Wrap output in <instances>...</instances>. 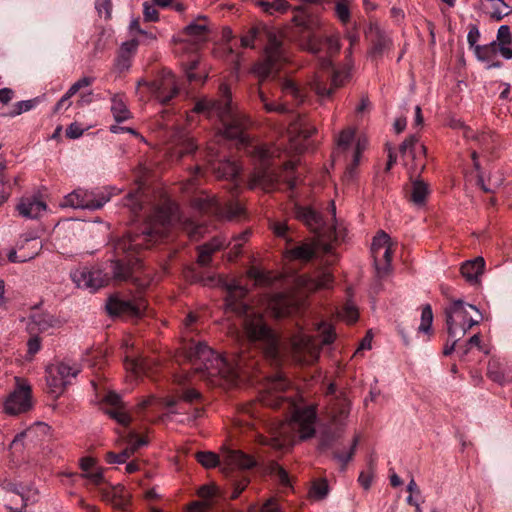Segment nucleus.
Segmentation results:
<instances>
[{
    "label": "nucleus",
    "instance_id": "a878e982",
    "mask_svg": "<svg viewBox=\"0 0 512 512\" xmlns=\"http://www.w3.org/2000/svg\"><path fill=\"white\" fill-rule=\"evenodd\" d=\"M171 138V142L174 144L172 155L177 159H182L184 156L195 152L198 148L193 139L188 137L185 131L181 129L175 130Z\"/></svg>",
    "mask_w": 512,
    "mask_h": 512
},
{
    "label": "nucleus",
    "instance_id": "f03ea898",
    "mask_svg": "<svg viewBox=\"0 0 512 512\" xmlns=\"http://www.w3.org/2000/svg\"><path fill=\"white\" fill-rule=\"evenodd\" d=\"M247 289L242 286L230 285L225 299L228 310L242 316V328L249 342H259L265 346L266 353L276 358L278 355V338L275 332L266 324L262 314L256 312L243 302Z\"/></svg>",
    "mask_w": 512,
    "mask_h": 512
},
{
    "label": "nucleus",
    "instance_id": "4be33fe9",
    "mask_svg": "<svg viewBox=\"0 0 512 512\" xmlns=\"http://www.w3.org/2000/svg\"><path fill=\"white\" fill-rule=\"evenodd\" d=\"M349 77L350 72L348 70L334 71L330 87H327L322 79L316 77L311 83V88L321 98H329L337 88L344 85Z\"/></svg>",
    "mask_w": 512,
    "mask_h": 512
},
{
    "label": "nucleus",
    "instance_id": "603ef678",
    "mask_svg": "<svg viewBox=\"0 0 512 512\" xmlns=\"http://www.w3.org/2000/svg\"><path fill=\"white\" fill-rule=\"evenodd\" d=\"M199 61L197 59L191 60L185 67V74L189 82L201 81L204 83L207 79V75L201 76L194 71L198 68Z\"/></svg>",
    "mask_w": 512,
    "mask_h": 512
},
{
    "label": "nucleus",
    "instance_id": "c756f323",
    "mask_svg": "<svg viewBox=\"0 0 512 512\" xmlns=\"http://www.w3.org/2000/svg\"><path fill=\"white\" fill-rule=\"evenodd\" d=\"M485 261L482 257H476L473 260L464 262L460 268L462 276L471 284L479 282V277L483 274Z\"/></svg>",
    "mask_w": 512,
    "mask_h": 512
},
{
    "label": "nucleus",
    "instance_id": "c03bdc74",
    "mask_svg": "<svg viewBox=\"0 0 512 512\" xmlns=\"http://www.w3.org/2000/svg\"><path fill=\"white\" fill-rule=\"evenodd\" d=\"M266 471L270 475L276 476L282 486H285V487L291 486L290 478H289L287 471L282 466H280L277 462H275V461L269 462L266 467Z\"/></svg>",
    "mask_w": 512,
    "mask_h": 512
},
{
    "label": "nucleus",
    "instance_id": "ddd939ff",
    "mask_svg": "<svg viewBox=\"0 0 512 512\" xmlns=\"http://www.w3.org/2000/svg\"><path fill=\"white\" fill-rule=\"evenodd\" d=\"M315 132L316 128L309 123L305 116L294 115L288 128L290 148L296 153H302L308 147L306 141Z\"/></svg>",
    "mask_w": 512,
    "mask_h": 512
},
{
    "label": "nucleus",
    "instance_id": "09e8293b",
    "mask_svg": "<svg viewBox=\"0 0 512 512\" xmlns=\"http://www.w3.org/2000/svg\"><path fill=\"white\" fill-rule=\"evenodd\" d=\"M487 375L492 381L501 385L509 381L501 370L500 363L496 360L489 361Z\"/></svg>",
    "mask_w": 512,
    "mask_h": 512
},
{
    "label": "nucleus",
    "instance_id": "aec40b11",
    "mask_svg": "<svg viewBox=\"0 0 512 512\" xmlns=\"http://www.w3.org/2000/svg\"><path fill=\"white\" fill-rule=\"evenodd\" d=\"M59 324V321L50 313L43 311H33L29 315L26 323V330L29 335H39L48 331Z\"/></svg>",
    "mask_w": 512,
    "mask_h": 512
},
{
    "label": "nucleus",
    "instance_id": "de8ad7c7",
    "mask_svg": "<svg viewBox=\"0 0 512 512\" xmlns=\"http://www.w3.org/2000/svg\"><path fill=\"white\" fill-rule=\"evenodd\" d=\"M432 323H433L432 307L430 304H425L424 306H422L421 323L418 328L419 332H423L426 334L431 333Z\"/></svg>",
    "mask_w": 512,
    "mask_h": 512
},
{
    "label": "nucleus",
    "instance_id": "9d476101",
    "mask_svg": "<svg viewBox=\"0 0 512 512\" xmlns=\"http://www.w3.org/2000/svg\"><path fill=\"white\" fill-rule=\"evenodd\" d=\"M294 213L295 217L302 221L312 232L326 236L329 240L336 242L344 239L343 230L338 228L336 223L326 230L322 216L311 207L297 205Z\"/></svg>",
    "mask_w": 512,
    "mask_h": 512
},
{
    "label": "nucleus",
    "instance_id": "8fccbe9b",
    "mask_svg": "<svg viewBox=\"0 0 512 512\" xmlns=\"http://www.w3.org/2000/svg\"><path fill=\"white\" fill-rule=\"evenodd\" d=\"M196 460L205 468H214L219 464V457L216 453L211 451H200L197 452Z\"/></svg>",
    "mask_w": 512,
    "mask_h": 512
},
{
    "label": "nucleus",
    "instance_id": "473e14b6",
    "mask_svg": "<svg viewBox=\"0 0 512 512\" xmlns=\"http://www.w3.org/2000/svg\"><path fill=\"white\" fill-rule=\"evenodd\" d=\"M111 112L116 122H124L132 117L124 94H114L111 98Z\"/></svg>",
    "mask_w": 512,
    "mask_h": 512
},
{
    "label": "nucleus",
    "instance_id": "72a5a7b5",
    "mask_svg": "<svg viewBox=\"0 0 512 512\" xmlns=\"http://www.w3.org/2000/svg\"><path fill=\"white\" fill-rule=\"evenodd\" d=\"M499 53L505 59H512V33L508 25H501L497 32L495 40Z\"/></svg>",
    "mask_w": 512,
    "mask_h": 512
},
{
    "label": "nucleus",
    "instance_id": "58836bf2",
    "mask_svg": "<svg viewBox=\"0 0 512 512\" xmlns=\"http://www.w3.org/2000/svg\"><path fill=\"white\" fill-rule=\"evenodd\" d=\"M281 90L285 95L291 96L297 103H302L304 101V93L299 88V86L291 79H282Z\"/></svg>",
    "mask_w": 512,
    "mask_h": 512
},
{
    "label": "nucleus",
    "instance_id": "a19ab883",
    "mask_svg": "<svg viewBox=\"0 0 512 512\" xmlns=\"http://www.w3.org/2000/svg\"><path fill=\"white\" fill-rule=\"evenodd\" d=\"M480 2L482 5H484V2L490 3V15L497 21L501 20L503 17L510 13L509 6L505 3L504 0H480Z\"/></svg>",
    "mask_w": 512,
    "mask_h": 512
},
{
    "label": "nucleus",
    "instance_id": "4468645a",
    "mask_svg": "<svg viewBox=\"0 0 512 512\" xmlns=\"http://www.w3.org/2000/svg\"><path fill=\"white\" fill-rule=\"evenodd\" d=\"M109 197L104 194L97 195L94 192L77 189L65 197L63 206L76 209L97 210L109 201Z\"/></svg>",
    "mask_w": 512,
    "mask_h": 512
},
{
    "label": "nucleus",
    "instance_id": "052dcab7",
    "mask_svg": "<svg viewBox=\"0 0 512 512\" xmlns=\"http://www.w3.org/2000/svg\"><path fill=\"white\" fill-rule=\"evenodd\" d=\"M143 16L145 21L156 22L159 19L158 11L155 8L154 3L144 2L143 4Z\"/></svg>",
    "mask_w": 512,
    "mask_h": 512
},
{
    "label": "nucleus",
    "instance_id": "5fc2aeb1",
    "mask_svg": "<svg viewBox=\"0 0 512 512\" xmlns=\"http://www.w3.org/2000/svg\"><path fill=\"white\" fill-rule=\"evenodd\" d=\"M148 365L149 364L147 363L146 359L142 357L132 359L126 363L127 369L131 370L136 375L146 373Z\"/></svg>",
    "mask_w": 512,
    "mask_h": 512
},
{
    "label": "nucleus",
    "instance_id": "37998d69",
    "mask_svg": "<svg viewBox=\"0 0 512 512\" xmlns=\"http://www.w3.org/2000/svg\"><path fill=\"white\" fill-rule=\"evenodd\" d=\"M123 204L125 207H128L134 215H137L142 210V194L140 188L136 189L134 192L128 193L123 200Z\"/></svg>",
    "mask_w": 512,
    "mask_h": 512
},
{
    "label": "nucleus",
    "instance_id": "4c0bfd02",
    "mask_svg": "<svg viewBox=\"0 0 512 512\" xmlns=\"http://www.w3.org/2000/svg\"><path fill=\"white\" fill-rule=\"evenodd\" d=\"M46 373L47 384L49 385L52 393H62L66 385L70 383L69 380H64L63 377L56 373V371H53L52 366L47 368Z\"/></svg>",
    "mask_w": 512,
    "mask_h": 512
},
{
    "label": "nucleus",
    "instance_id": "3c124183",
    "mask_svg": "<svg viewBox=\"0 0 512 512\" xmlns=\"http://www.w3.org/2000/svg\"><path fill=\"white\" fill-rule=\"evenodd\" d=\"M358 443H359V436L356 435L352 441V444H351L348 452H346V453L338 452V451L333 452L334 459H336L342 465V469H345L347 463L353 458Z\"/></svg>",
    "mask_w": 512,
    "mask_h": 512
},
{
    "label": "nucleus",
    "instance_id": "6e6552de",
    "mask_svg": "<svg viewBox=\"0 0 512 512\" xmlns=\"http://www.w3.org/2000/svg\"><path fill=\"white\" fill-rule=\"evenodd\" d=\"M299 45L303 50L312 54H318L326 47V58L320 60V65L323 69H328L332 66L331 57L338 54L341 49L340 39L337 35L321 38L307 27L303 29L298 39Z\"/></svg>",
    "mask_w": 512,
    "mask_h": 512
},
{
    "label": "nucleus",
    "instance_id": "a211bd4d",
    "mask_svg": "<svg viewBox=\"0 0 512 512\" xmlns=\"http://www.w3.org/2000/svg\"><path fill=\"white\" fill-rule=\"evenodd\" d=\"M289 386L290 381L282 373H276L269 377L266 384L267 395L263 398L264 404L279 408L285 398L278 393L284 392Z\"/></svg>",
    "mask_w": 512,
    "mask_h": 512
},
{
    "label": "nucleus",
    "instance_id": "7c9ffc66",
    "mask_svg": "<svg viewBox=\"0 0 512 512\" xmlns=\"http://www.w3.org/2000/svg\"><path fill=\"white\" fill-rule=\"evenodd\" d=\"M224 461L231 467L240 469H250L256 465L254 458L239 450H227L224 455Z\"/></svg>",
    "mask_w": 512,
    "mask_h": 512
},
{
    "label": "nucleus",
    "instance_id": "7ed1b4c3",
    "mask_svg": "<svg viewBox=\"0 0 512 512\" xmlns=\"http://www.w3.org/2000/svg\"><path fill=\"white\" fill-rule=\"evenodd\" d=\"M193 112L203 114L208 118L217 117L223 125V133L226 138L240 143L246 141L245 130L248 127V119L235 110L232 104L231 90L227 84H220L219 99H199L194 105Z\"/></svg>",
    "mask_w": 512,
    "mask_h": 512
},
{
    "label": "nucleus",
    "instance_id": "2f4dec72",
    "mask_svg": "<svg viewBox=\"0 0 512 512\" xmlns=\"http://www.w3.org/2000/svg\"><path fill=\"white\" fill-rule=\"evenodd\" d=\"M225 246V239L221 237H214L210 242H207L198 248V263L201 266H206L211 261V255L222 249Z\"/></svg>",
    "mask_w": 512,
    "mask_h": 512
},
{
    "label": "nucleus",
    "instance_id": "0eeeda50",
    "mask_svg": "<svg viewBox=\"0 0 512 512\" xmlns=\"http://www.w3.org/2000/svg\"><path fill=\"white\" fill-rule=\"evenodd\" d=\"M469 309L480 314L474 305L462 300H454L445 308L444 313L449 337L461 339L474 325L479 324V319H473L469 316Z\"/></svg>",
    "mask_w": 512,
    "mask_h": 512
},
{
    "label": "nucleus",
    "instance_id": "f3484780",
    "mask_svg": "<svg viewBox=\"0 0 512 512\" xmlns=\"http://www.w3.org/2000/svg\"><path fill=\"white\" fill-rule=\"evenodd\" d=\"M366 37L371 43L369 54L373 59L381 58L391 48L392 42L390 37L377 23H370L366 31Z\"/></svg>",
    "mask_w": 512,
    "mask_h": 512
},
{
    "label": "nucleus",
    "instance_id": "ea45409f",
    "mask_svg": "<svg viewBox=\"0 0 512 512\" xmlns=\"http://www.w3.org/2000/svg\"><path fill=\"white\" fill-rule=\"evenodd\" d=\"M389 246H392L389 235L384 231L378 232L377 235L373 238L372 242V253L374 260L377 261L382 249H385Z\"/></svg>",
    "mask_w": 512,
    "mask_h": 512
},
{
    "label": "nucleus",
    "instance_id": "864d4df0",
    "mask_svg": "<svg viewBox=\"0 0 512 512\" xmlns=\"http://www.w3.org/2000/svg\"><path fill=\"white\" fill-rule=\"evenodd\" d=\"M328 492L329 486L325 479L314 482L310 491L311 495L317 500L324 499L328 495Z\"/></svg>",
    "mask_w": 512,
    "mask_h": 512
},
{
    "label": "nucleus",
    "instance_id": "9b49d317",
    "mask_svg": "<svg viewBox=\"0 0 512 512\" xmlns=\"http://www.w3.org/2000/svg\"><path fill=\"white\" fill-rule=\"evenodd\" d=\"M294 163L288 161L284 164V171L287 173L286 176H282L281 173H278L270 168L261 169L255 172L251 178L250 187H261L265 191H270L274 189L280 181H284L287 183L289 189H294L296 186L295 178L288 175V173L294 170Z\"/></svg>",
    "mask_w": 512,
    "mask_h": 512
},
{
    "label": "nucleus",
    "instance_id": "20e7f679",
    "mask_svg": "<svg viewBox=\"0 0 512 512\" xmlns=\"http://www.w3.org/2000/svg\"><path fill=\"white\" fill-rule=\"evenodd\" d=\"M256 40L266 41L264 58L254 64L252 72L258 77L260 84L267 79H274L287 61L282 41L278 33L265 24H257L251 27L241 37V46L254 48Z\"/></svg>",
    "mask_w": 512,
    "mask_h": 512
},
{
    "label": "nucleus",
    "instance_id": "b1692460",
    "mask_svg": "<svg viewBox=\"0 0 512 512\" xmlns=\"http://www.w3.org/2000/svg\"><path fill=\"white\" fill-rule=\"evenodd\" d=\"M268 307L275 318L289 316L297 310L293 297L285 293H277L273 295L269 300Z\"/></svg>",
    "mask_w": 512,
    "mask_h": 512
},
{
    "label": "nucleus",
    "instance_id": "423d86ee",
    "mask_svg": "<svg viewBox=\"0 0 512 512\" xmlns=\"http://www.w3.org/2000/svg\"><path fill=\"white\" fill-rule=\"evenodd\" d=\"M328 413L331 425L334 428H327L321 433L319 440V448L321 450L331 448L332 445L342 436L346 420L350 413L349 401L343 395L335 396L329 404Z\"/></svg>",
    "mask_w": 512,
    "mask_h": 512
},
{
    "label": "nucleus",
    "instance_id": "e433bc0d",
    "mask_svg": "<svg viewBox=\"0 0 512 512\" xmlns=\"http://www.w3.org/2000/svg\"><path fill=\"white\" fill-rule=\"evenodd\" d=\"M429 194L428 184L423 180H415L412 183V191L410 195V201L416 205H422L426 201V197Z\"/></svg>",
    "mask_w": 512,
    "mask_h": 512
},
{
    "label": "nucleus",
    "instance_id": "e2e57ef3",
    "mask_svg": "<svg viewBox=\"0 0 512 512\" xmlns=\"http://www.w3.org/2000/svg\"><path fill=\"white\" fill-rule=\"evenodd\" d=\"M354 138V131L348 129L340 133L337 139L338 148L347 149Z\"/></svg>",
    "mask_w": 512,
    "mask_h": 512
},
{
    "label": "nucleus",
    "instance_id": "5701e85b",
    "mask_svg": "<svg viewBox=\"0 0 512 512\" xmlns=\"http://www.w3.org/2000/svg\"><path fill=\"white\" fill-rule=\"evenodd\" d=\"M128 443L129 445L120 453L107 452L105 455L106 462L109 464L125 463L140 447L146 445L147 441L143 437H138L135 432H131Z\"/></svg>",
    "mask_w": 512,
    "mask_h": 512
},
{
    "label": "nucleus",
    "instance_id": "680f3d73",
    "mask_svg": "<svg viewBox=\"0 0 512 512\" xmlns=\"http://www.w3.org/2000/svg\"><path fill=\"white\" fill-rule=\"evenodd\" d=\"M212 506V502L192 501L187 505L186 512H208Z\"/></svg>",
    "mask_w": 512,
    "mask_h": 512
},
{
    "label": "nucleus",
    "instance_id": "f704fd0d",
    "mask_svg": "<svg viewBox=\"0 0 512 512\" xmlns=\"http://www.w3.org/2000/svg\"><path fill=\"white\" fill-rule=\"evenodd\" d=\"M317 253V247L313 242H304L289 250L292 259L308 262L312 260Z\"/></svg>",
    "mask_w": 512,
    "mask_h": 512
},
{
    "label": "nucleus",
    "instance_id": "49530a36",
    "mask_svg": "<svg viewBox=\"0 0 512 512\" xmlns=\"http://www.w3.org/2000/svg\"><path fill=\"white\" fill-rule=\"evenodd\" d=\"M474 52L479 60L488 61L497 55L499 49L497 47L496 41H492L487 45L475 46Z\"/></svg>",
    "mask_w": 512,
    "mask_h": 512
},
{
    "label": "nucleus",
    "instance_id": "c9c22d12",
    "mask_svg": "<svg viewBox=\"0 0 512 512\" xmlns=\"http://www.w3.org/2000/svg\"><path fill=\"white\" fill-rule=\"evenodd\" d=\"M184 32L193 37L197 41H203L206 39L208 33V26L206 23V17L200 16L198 19L184 28Z\"/></svg>",
    "mask_w": 512,
    "mask_h": 512
},
{
    "label": "nucleus",
    "instance_id": "13d9d810",
    "mask_svg": "<svg viewBox=\"0 0 512 512\" xmlns=\"http://www.w3.org/2000/svg\"><path fill=\"white\" fill-rule=\"evenodd\" d=\"M95 78L93 77H82L78 81H76L71 87L67 90L68 96L72 97L81 89L90 86L94 82Z\"/></svg>",
    "mask_w": 512,
    "mask_h": 512
},
{
    "label": "nucleus",
    "instance_id": "39448f33",
    "mask_svg": "<svg viewBox=\"0 0 512 512\" xmlns=\"http://www.w3.org/2000/svg\"><path fill=\"white\" fill-rule=\"evenodd\" d=\"M187 358L197 373L214 377L225 373L227 370V361L225 358L215 353L204 342L191 344L187 349Z\"/></svg>",
    "mask_w": 512,
    "mask_h": 512
},
{
    "label": "nucleus",
    "instance_id": "338daca9",
    "mask_svg": "<svg viewBox=\"0 0 512 512\" xmlns=\"http://www.w3.org/2000/svg\"><path fill=\"white\" fill-rule=\"evenodd\" d=\"M28 354L33 356L35 355L41 348V339L39 335H30V338L27 342Z\"/></svg>",
    "mask_w": 512,
    "mask_h": 512
},
{
    "label": "nucleus",
    "instance_id": "a18cd8bd",
    "mask_svg": "<svg viewBox=\"0 0 512 512\" xmlns=\"http://www.w3.org/2000/svg\"><path fill=\"white\" fill-rule=\"evenodd\" d=\"M334 12L336 18L343 24L346 25L351 20L350 1L349 0H337L335 2Z\"/></svg>",
    "mask_w": 512,
    "mask_h": 512
},
{
    "label": "nucleus",
    "instance_id": "393cba45",
    "mask_svg": "<svg viewBox=\"0 0 512 512\" xmlns=\"http://www.w3.org/2000/svg\"><path fill=\"white\" fill-rule=\"evenodd\" d=\"M101 401L113 407V409L106 410V414H108L121 425H129L131 418L125 412L124 403L122 402L121 396L119 394L114 391H109Z\"/></svg>",
    "mask_w": 512,
    "mask_h": 512
},
{
    "label": "nucleus",
    "instance_id": "2eb2a0df",
    "mask_svg": "<svg viewBox=\"0 0 512 512\" xmlns=\"http://www.w3.org/2000/svg\"><path fill=\"white\" fill-rule=\"evenodd\" d=\"M17 387L5 401V411L10 415L26 412L31 407V387L26 381L16 378Z\"/></svg>",
    "mask_w": 512,
    "mask_h": 512
},
{
    "label": "nucleus",
    "instance_id": "774afa93",
    "mask_svg": "<svg viewBox=\"0 0 512 512\" xmlns=\"http://www.w3.org/2000/svg\"><path fill=\"white\" fill-rule=\"evenodd\" d=\"M261 512H282L277 499L269 498L261 507Z\"/></svg>",
    "mask_w": 512,
    "mask_h": 512
},
{
    "label": "nucleus",
    "instance_id": "dca6fc26",
    "mask_svg": "<svg viewBox=\"0 0 512 512\" xmlns=\"http://www.w3.org/2000/svg\"><path fill=\"white\" fill-rule=\"evenodd\" d=\"M147 86L162 105L168 104L179 93L176 78L171 71L164 72L161 78L147 83Z\"/></svg>",
    "mask_w": 512,
    "mask_h": 512
},
{
    "label": "nucleus",
    "instance_id": "cd10ccee",
    "mask_svg": "<svg viewBox=\"0 0 512 512\" xmlns=\"http://www.w3.org/2000/svg\"><path fill=\"white\" fill-rule=\"evenodd\" d=\"M20 215L26 218H38L46 210V204L36 196L23 197L17 206Z\"/></svg>",
    "mask_w": 512,
    "mask_h": 512
},
{
    "label": "nucleus",
    "instance_id": "69168bd1",
    "mask_svg": "<svg viewBox=\"0 0 512 512\" xmlns=\"http://www.w3.org/2000/svg\"><path fill=\"white\" fill-rule=\"evenodd\" d=\"M250 236H251V231L249 229H247L233 237V240L236 242L233 246V249L236 250L235 257L238 256V254L240 253V248H241L242 244L244 242L248 241Z\"/></svg>",
    "mask_w": 512,
    "mask_h": 512
},
{
    "label": "nucleus",
    "instance_id": "bf43d9fd",
    "mask_svg": "<svg viewBox=\"0 0 512 512\" xmlns=\"http://www.w3.org/2000/svg\"><path fill=\"white\" fill-rule=\"evenodd\" d=\"M82 478L88 479L94 485L104 483L103 469L96 468L80 475Z\"/></svg>",
    "mask_w": 512,
    "mask_h": 512
},
{
    "label": "nucleus",
    "instance_id": "bb28decb",
    "mask_svg": "<svg viewBox=\"0 0 512 512\" xmlns=\"http://www.w3.org/2000/svg\"><path fill=\"white\" fill-rule=\"evenodd\" d=\"M105 500L111 502L113 506L120 510H125L130 503V494L123 485H111L101 490Z\"/></svg>",
    "mask_w": 512,
    "mask_h": 512
},
{
    "label": "nucleus",
    "instance_id": "1a4fd4ad",
    "mask_svg": "<svg viewBox=\"0 0 512 512\" xmlns=\"http://www.w3.org/2000/svg\"><path fill=\"white\" fill-rule=\"evenodd\" d=\"M219 150L215 143H211L207 146L205 157L208 165L210 166L212 172L218 179H224L232 181L230 184L229 190L231 196L234 198L237 196L239 192V185L235 182L237 176L240 173V166L237 164L235 160L231 159H223L218 160Z\"/></svg>",
    "mask_w": 512,
    "mask_h": 512
},
{
    "label": "nucleus",
    "instance_id": "c85d7f7f",
    "mask_svg": "<svg viewBox=\"0 0 512 512\" xmlns=\"http://www.w3.org/2000/svg\"><path fill=\"white\" fill-rule=\"evenodd\" d=\"M332 282L333 275L328 271L320 273L317 277L302 275L299 278V284L307 291L329 288Z\"/></svg>",
    "mask_w": 512,
    "mask_h": 512
},
{
    "label": "nucleus",
    "instance_id": "6ab92c4d",
    "mask_svg": "<svg viewBox=\"0 0 512 512\" xmlns=\"http://www.w3.org/2000/svg\"><path fill=\"white\" fill-rule=\"evenodd\" d=\"M146 301L139 299L137 301L121 300L117 298H110L106 308L110 315H129L140 316L146 309Z\"/></svg>",
    "mask_w": 512,
    "mask_h": 512
},
{
    "label": "nucleus",
    "instance_id": "0e129e2a",
    "mask_svg": "<svg viewBox=\"0 0 512 512\" xmlns=\"http://www.w3.org/2000/svg\"><path fill=\"white\" fill-rule=\"evenodd\" d=\"M383 250V253L380 255L382 256V258L384 259V266L383 267H380L379 264H378V260L375 261V264H376V268L377 270L380 272V271H383V272H387L389 270V267H390V263L392 261V255H393V249H392V246H389L385 249H382Z\"/></svg>",
    "mask_w": 512,
    "mask_h": 512
},
{
    "label": "nucleus",
    "instance_id": "f8f14e48",
    "mask_svg": "<svg viewBox=\"0 0 512 512\" xmlns=\"http://www.w3.org/2000/svg\"><path fill=\"white\" fill-rule=\"evenodd\" d=\"M195 205L204 212L216 213L219 217L233 221L245 215L243 203L239 199H231L220 203L216 199H198Z\"/></svg>",
    "mask_w": 512,
    "mask_h": 512
},
{
    "label": "nucleus",
    "instance_id": "f257e3e1",
    "mask_svg": "<svg viewBox=\"0 0 512 512\" xmlns=\"http://www.w3.org/2000/svg\"><path fill=\"white\" fill-rule=\"evenodd\" d=\"M173 210L171 206L155 208L141 233L128 232L122 238L113 242L114 259L111 260L110 273H103L99 269L86 267L75 270L72 274L73 282L79 288L89 289L91 292L108 284L112 278L115 281H137L136 272L140 267L139 250L149 247V243L166 236L172 222Z\"/></svg>",
    "mask_w": 512,
    "mask_h": 512
},
{
    "label": "nucleus",
    "instance_id": "6e6d98bb",
    "mask_svg": "<svg viewBox=\"0 0 512 512\" xmlns=\"http://www.w3.org/2000/svg\"><path fill=\"white\" fill-rule=\"evenodd\" d=\"M218 494V488L214 484H205L198 488L197 495L204 501L211 500Z\"/></svg>",
    "mask_w": 512,
    "mask_h": 512
},
{
    "label": "nucleus",
    "instance_id": "4d7b16f0",
    "mask_svg": "<svg viewBox=\"0 0 512 512\" xmlns=\"http://www.w3.org/2000/svg\"><path fill=\"white\" fill-rule=\"evenodd\" d=\"M35 103H36L35 99L19 101L14 105L13 110H11L8 115L10 117L18 116V115L22 114L23 112H27V111L31 110L35 106Z\"/></svg>",
    "mask_w": 512,
    "mask_h": 512
},
{
    "label": "nucleus",
    "instance_id": "79ce46f5",
    "mask_svg": "<svg viewBox=\"0 0 512 512\" xmlns=\"http://www.w3.org/2000/svg\"><path fill=\"white\" fill-rule=\"evenodd\" d=\"M52 367L53 371H56L64 380H69L70 377H76L81 371L80 366L76 363L60 362Z\"/></svg>",
    "mask_w": 512,
    "mask_h": 512
},
{
    "label": "nucleus",
    "instance_id": "412c9836",
    "mask_svg": "<svg viewBox=\"0 0 512 512\" xmlns=\"http://www.w3.org/2000/svg\"><path fill=\"white\" fill-rule=\"evenodd\" d=\"M294 421L298 424L300 438L308 439L315 434L316 410L314 406L296 409L293 414Z\"/></svg>",
    "mask_w": 512,
    "mask_h": 512
}]
</instances>
